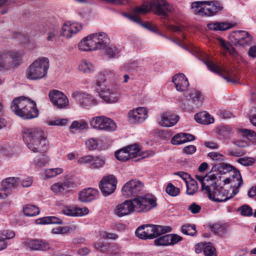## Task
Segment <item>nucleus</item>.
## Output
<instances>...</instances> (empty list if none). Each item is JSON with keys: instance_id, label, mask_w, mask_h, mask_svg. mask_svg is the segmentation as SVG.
I'll use <instances>...</instances> for the list:
<instances>
[{"instance_id": "1", "label": "nucleus", "mask_w": 256, "mask_h": 256, "mask_svg": "<svg viewBox=\"0 0 256 256\" xmlns=\"http://www.w3.org/2000/svg\"><path fill=\"white\" fill-rule=\"evenodd\" d=\"M22 133L24 141L31 151L42 153L48 149L46 136L43 130L36 128H24Z\"/></svg>"}, {"instance_id": "2", "label": "nucleus", "mask_w": 256, "mask_h": 256, "mask_svg": "<svg viewBox=\"0 0 256 256\" xmlns=\"http://www.w3.org/2000/svg\"><path fill=\"white\" fill-rule=\"evenodd\" d=\"M10 109L16 116L24 120L34 118L38 115L36 103L22 96L14 98Z\"/></svg>"}, {"instance_id": "3", "label": "nucleus", "mask_w": 256, "mask_h": 256, "mask_svg": "<svg viewBox=\"0 0 256 256\" xmlns=\"http://www.w3.org/2000/svg\"><path fill=\"white\" fill-rule=\"evenodd\" d=\"M110 42L108 36L103 32L94 33L84 38L78 44V48L82 51L96 50L102 48Z\"/></svg>"}, {"instance_id": "4", "label": "nucleus", "mask_w": 256, "mask_h": 256, "mask_svg": "<svg viewBox=\"0 0 256 256\" xmlns=\"http://www.w3.org/2000/svg\"><path fill=\"white\" fill-rule=\"evenodd\" d=\"M191 8L195 14L206 16L218 14L224 10L222 3L217 0L194 2Z\"/></svg>"}, {"instance_id": "5", "label": "nucleus", "mask_w": 256, "mask_h": 256, "mask_svg": "<svg viewBox=\"0 0 256 256\" xmlns=\"http://www.w3.org/2000/svg\"><path fill=\"white\" fill-rule=\"evenodd\" d=\"M48 68L49 60L48 58H39L28 68L26 72V77L30 80L44 78L46 75Z\"/></svg>"}, {"instance_id": "6", "label": "nucleus", "mask_w": 256, "mask_h": 256, "mask_svg": "<svg viewBox=\"0 0 256 256\" xmlns=\"http://www.w3.org/2000/svg\"><path fill=\"white\" fill-rule=\"evenodd\" d=\"M168 226L147 224L139 226L136 230V236L142 240L153 239L162 234L171 231Z\"/></svg>"}, {"instance_id": "7", "label": "nucleus", "mask_w": 256, "mask_h": 256, "mask_svg": "<svg viewBox=\"0 0 256 256\" xmlns=\"http://www.w3.org/2000/svg\"><path fill=\"white\" fill-rule=\"evenodd\" d=\"M106 78L104 76L100 74L96 80V90L99 94V96L106 103H114L118 101L119 94L116 91H114L109 88L106 89L104 84Z\"/></svg>"}, {"instance_id": "8", "label": "nucleus", "mask_w": 256, "mask_h": 256, "mask_svg": "<svg viewBox=\"0 0 256 256\" xmlns=\"http://www.w3.org/2000/svg\"><path fill=\"white\" fill-rule=\"evenodd\" d=\"M210 189L204 192L206 194L209 198L214 202H222L230 200L233 198L234 192L232 194H229L228 190H225L223 187L216 185V182H212L210 184Z\"/></svg>"}, {"instance_id": "9", "label": "nucleus", "mask_w": 256, "mask_h": 256, "mask_svg": "<svg viewBox=\"0 0 256 256\" xmlns=\"http://www.w3.org/2000/svg\"><path fill=\"white\" fill-rule=\"evenodd\" d=\"M136 212H146L157 206L156 198L152 194H148L137 196L134 198Z\"/></svg>"}, {"instance_id": "10", "label": "nucleus", "mask_w": 256, "mask_h": 256, "mask_svg": "<svg viewBox=\"0 0 256 256\" xmlns=\"http://www.w3.org/2000/svg\"><path fill=\"white\" fill-rule=\"evenodd\" d=\"M90 124L95 129L108 132L114 131L116 128L115 122L104 116L94 117L90 121Z\"/></svg>"}, {"instance_id": "11", "label": "nucleus", "mask_w": 256, "mask_h": 256, "mask_svg": "<svg viewBox=\"0 0 256 256\" xmlns=\"http://www.w3.org/2000/svg\"><path fill=\"white\" fill-rule=\"evenodd\" d=\"M144 184L137 180H131L126 182L122 188V195L126 198L137 196L142 190Z\"/></svg>"}, {"instance_id": "12", "label": "nucleus", "mask_w": 256, "mask_h": 256, "mask_svg": "<svg viewBox=\"0 0 256 256\" xmlns=\"http://www.w3.org/2000/svg\"><path fill=\"white\" fill-rule=\"evenodd\" d=\"M150 8L155 14L162 16L164 18H167L168 14L174 10L173 6L164 0H154Z\"/></svg>"}, {"instance_id": "13", "label": "nucleus", "mask_w": 256, "mask_h": 256, "mask_svg": "<svg viewBox=\"0 0 256 256\" xmlns=\"http://www.w3.org/2000/svg\"><path fill=\"white\" fill-rule=\"evenodd\" d=\"M117 180L116 177L110 174L104 176L99 184V187L102 194L108 196L114 192L116 188Z\"/></svg>"}, {"instance_id": "14", "label": "nucleus", "mask_w": 256, "mask_h": 256, "mask_svg": "<svg viewBox=\"0 0 256 256\" xmlns=\"http://www.w3.org/2000/svg\"><path fill=\"white\" fill-rule=\"evenodd\" d=\"M20 179L18 178L10 177L6 178L2 182L0 198H6L14 190L16 189L19 185Z\"/></svg>"}, {"instance_id": "15", "label": "nucleus", "mask_w": 256, "mask_h": 256, "mask_svg": "<svg viewBox=\"0 0 256 256\" xmlns=\"http://www.w3.org/2000/svg\"><path fill=\"white\" fill-rule=\"evenodd\" d=\"M48 96L54 104L58 108H65L68 105V98L60 91L52 90L50 92Z\"/></svg>"}, {"instance_id": "16", "label": "nucleus", "mask_w": 256, "mask_h": 256, "mask_svg": "<svg viewBox=\"0 0 256 256\" xmlns=\"http://www.w3.org/2000/svg\"><path fill=\"white\" fill-rule=\"evenodd\" d=\"M136 206L132 200H126L116 206L114 210L115 214L120 217L128 215L136 212Z\"/></svg>"}, {"instance_id": "17", "label": "nucleus", "mask_w": 256, "mask_h": 256, "mask_svg": "<svg viewBox=\"0 0 256 256\" xmlns=\"http://www.w3.org/2000/svg\"><path fill=\"white\" fill-rule=\"evenodd\" d=\"M72 96L81 107L85 108H88L90 106H96L98 104L96 100L86 94L76 92L72 94Z\"/></svg>"}, {"instance_id": "18", "label": "nucleus", "mask_w": 256, "mask_h": 256, "mask_svg": "<svg viewBox=\"0 0 256 256\" xmlns=\"http://www.w3.org/2000/svg\"><path fill=\"white\" fill-rule=\"evenodd\" d=\"M94 247L97 250L102 253L108 254H117L119 252V248L113 244L105 242H96L94 244Z\"/></svg>"}, {"instance_id": "19", "label": "nucleus", "mask_w": 256, "mask_h": 256, "mask_svg": "<svg viewBox=\"0 0 256 256\" xmlns=\"http://www.w3.org/2000/svg\"><path fill=\"white\" fill-rule=\"evenodd\" d=\"M22 54L20 52H10L6 56L0 54V71L3 70L5 66L4 58L9 56L12 60V64L16 66L22 64Z\"/></svg>"}, {"instance_id": "20", "label": "nucleus", "mask_w": 256, "mask_h": 256, "mask_svg": "<svg viewBox=\"0 0 256 256\" xmlns=\"http://www.w3.org/2000/svg\"><path fill=\"white\" fill-rule=\"evenodd\" d=\"M172 82L174 84L176 90L180 92L186 90L189 86L188 80L183 74H175L172 77Z\"/></svg>"}, {"instance_id": "21", "label": "nucleus", "mask_w": 256, "mask_h": 256, "mask_svg": "<svg viewBox=\"0 0 256 256\" xmlns=\"http://www.w3.org/2000/svg\"><path fill=\"white\" fill-rule=\"evenodd\" d=\"M98 194V190L88 188L80 192L79 200L82 202H90L96 198Z\"/></svg>"}, {"instance_id": "22", "label": "nucleus", "mask_w": 256, "mask_h": 256, "mask_svg": "<svg viewBox=\"0 0 256 256\" xmlns=\"http://www.w3.org/2000/svg\"><path fill=\"white\" fill-rule=\"evenodd\" d=\"M160 124L164 127H170L176 124L178 120V116L170 112L163 113L161 115Z\"/></svg>"}, {"instance_id": "23", "label": "nucleus", "mask_w": 256, "mask_h": 256, "mask_svg": "<svg viewBox=\"0 0 256 256\" xmlns=\"http://www.w3.org/2000/svg\"><path fill=\"white\" fill-rule=\"evenodd\" d=\"M82 29V26L78 24H70L65 23L62 26V35L67 38H70L72 34L77 33Z\"/></svg>"}, {"instance_id": "24", "label": "nucleus", "mask_w": 256, "mask_h": 256, "mask_svg": "<svg viewBox=\"0 0 256 256\" xmlns=\"http://www.w3.org/2000/svg\"><path fill=\"white\" fill-rule=\"evenodd\" d=\"M208 228L214 234L218 235H222L228 232V225L226 223L216 222L214 224H208Z\"/></svg>"}, {"instance_id": "25", "label": "nucleus", "mask_w": 256, "mask_h": 256, "mask_svg": "<svg viewBox=\"0 0 256 256\" xmlns=\"http://www.w3.org/2000/svg\"><path fill=\"white\" fill-rule=\"evenodd\" d=\"M30 248L34 250L44 251L50 248L49 244L44 240H32L28 243Z\"/></svg>"}, {"instance_id": "26", "label": "nucleus", "mask_w": 256, "mask_h": 256, "mask_svg": "<svg viewBox=\"0 0 256 256\" xmlns=\"http://www.w3.org/2000/svg\"><path fill=\"white\" fill-rule=\"evenodd\" d=\"M232 172L233 173L232 175V180L234 182L233 187L234 188L233 190V192H234V195H236L238 193L239 189L242 185V179L240 172L238 169L234 168L233 167V169Z\"/></svg>"}, {"instance_id": "27", "label": "nucleus", "mask_w": 256, "mask_h": 256, "mask_svg": "<svg viewBox=\"0 0 256 256\" xmlns=\"http://www.w3.org/2000/svg\"><path fill=\"white\" fill-rule=\"evenodd\" d=\"M194 119L196 122L204 124H208L214 122V118L206 112L196 114Z\"/></svg>"}, {"instance_id": "28", "label": "nucleus", "mask_w": 256, "mask_h": 256, "mask_svg": "<svg viewBox=\"0 0 256 256\" xmlns=\"http://www.w3.org/2000/svg\"><path fill=\"white\" fill-rule=\"evenodd\" d=\"M234 26L228 22H215L208 24L207 26L211 30L224 31L232 28Z\"/></svg>"}, {"instance_id": "29", "label": "nucleus", "mask_w": 256, "mask_h": 256, "mask_svg": "<svg viewBox=\"0 0 256 256\" xmlns=\"http://www.w3.org/2000/svg\"><path fill=\"white\" fill-rule=\"evenodd\" d=\"M194 102H196L194 100V102L192 101L187 94L181 101L180 107L185 110L192 111L194 109L198 108Z\"/></svg>"}, {"instance_id": "30", "label": "nucleus", "mask_w": 256, "mask_h": 256, "mask_svg": "<svg viewBox=\"0 0 256 256\" xmlns=\"http://www.w3.org/2000/svg\"><path fill=\"white\" fill-rule=\"evenodd\" d=\"M188 96L192 101L194 102V100L196 102L194 104L198 108L202 105L203 97L200 91L196 89L192 90L188 93Z\"/></svg>"}, {"instance_id": "31", "label": "nucleus", "mask_w": 256, "mask_h": 256, "mask_svg": "<svg viewBox=\"0 0 256 256\" xmlns=\"http://www.w3.org/2000/svg\"><path fill=\"white\" fill-rule=\"evenodd\" d=\"M38 224H62V221L60 218L56 216H46L42 218L36 220Z\"/></svg>"}, {"instance_id": "32", "label": "nucleus", "mask_w": 256, "mask_h": 256, "mask_svg": "<svg viewBox=\"0 0 256 256\" xmlns=\"http://www.w3.org/2000/svg\"><path fill=\"white\" fill-rule=\"evenodd\" d=\"M99 50H104L105 53L110 58H116L120 52V50H118V48L115 46H110V42L108 44H106L105 48H100Z\"/></svg>"}, {"instance_id": "33", "label": "nucleus", "mask_w": 256, "mask_h": 256, "mask_svg": "<svg viewBox=\"0 0 256 256\" xmlns=\"http://www.w3.org/2000/svg\"><path fill=\"white\" fill-rule=\"evenodd\" d=\"M213 169L215 170L216 169L220 174H223L232 172L233 169V166L230 164L222 162L218 164H214L212 167V170Z\"/></svg>"}, {"instance_id": "34", "label": "nucleus", "mask_w": 256, "mask_h": 256, "mask_svg": "<svg viewBox=\"0 0 256 256\" xmlns=\"http://www.w3.org/2000/svg\"><path fill=\"white\" fill-rule=\"evenodd\" d=\"M23 212L27 216H34L39 214L40 210L36 206L27 204L24 208Z\"/></svg>"}, {"instance_id": "35", "label": "nucleus", "mask_w": 256, "mask_h": 256, "mask_svg": "<svg viewBox=\"0 0 256 256\" xmlns=\"http://www.w3.org/2000/svg\"><path fill=\"white\" fill-rule=\"evenodd\" d=\"M186 193L189 195H193L198 190V186L197 182L192 178L189 181H186Z\"/></svg>"}, {"instance_id": "36", "label": "nucleus", "mask_w": 256, "mask_h": 256, "mask_svg": "<svg viewBox=\"0 0 256 256\" xmlns=\"http://www.w3.org/2000/svg\"><path fill=\"white\" fill-rule=\"evenodd\" d=\"M49 159L45 154H40L36 156L34 161V165L37 168L45 166L48 162Z\"/></svg>"}, {"instance_id": "37", "label": "nucleus", "mask_w": 256, "mask_h": 256, "mask_svg": "<svg viewBox=\"0 0 256 256\" xmlns=\"http://www.w3.org/2000/svg\"><path fill=\"white\" fill-rule=\"evenodd\" d=\"M128 148L126 147L117 150L115 152L116 158L119 160L126 162L128 160L131 159L130 154L128 152Z\"/></svg>"}, {"instance_id": "38", "label": "nucleus", "mask_w": 256, "mask_h": 256, "mask_svg": "<svg viewBox=\"0 0 256 256\" xmlns=\"http://www.w3.org/2000/svg\"><path fill=\"white\" fill-rule=\"evenodd\" d=\"M78 68L84 73H89L94 70V66L90 62L84 60L78 65Z\"/></svg>"}, {"instance_id": "39", "label": "nucleus", "mask_w": 256, "mask_h": 256, "mask_svg": "<svg viewBox=\"0 0 256 256\" xmlns=\"http://www.w3.org/2000/svg\"><path fill=\"white\" fill-rule=\"evenodd\" d=\"M182 232L184 234L188 236H194L197 231L194 224H186L182 226Z\"/></svg>"}, {"instance_id": "40", "label": "nucleus", "mask_w": 256, "mask_h": 256, "mask_svg": "<svg viewBox=\"0 0 256 256\" xmlns=\"http://www.w3.org/2000/svg\"><path fill=\"white\" fill-rule=\"evenodd\" d=\"M75 226H58L52 230V232L54 234H66L75 230Z\"/></svg>"}, {"instance_id": "41", "label": "nucleus", "mask_w": 256, "mask_h": 256, "mask_svg": "<svg viewBox=\"0 0 256 256\" xmlns=\"http://www.w3.org/2000/svg\"><path fill=\"white\" fill-rule=\"evenodd\" d=\"M204 63L212 72L222 76V70L219 66H216L212 62L208 60H205Z\"/></svg>"}, {"instance_id": "42", "label": "nucleus", "mask_w": 256, "mask_h": 256, "mask_svg": "<svg viewBox=\"0 0 256 256\" xmlns=\"http://www.w3.org/2000/svg\"><path fill=\"white\" fill-rule=\"evenodd\" d=\"M126 148H128V152L130 154L131 159L140 155V149L137 144H134L128 146H126Z\"/></svg>"}, {"instance_id": "43", "label": "nucleus", "mask_w": 256, "mask_h": 256, "mask_svg": "<svg viewBox=\"0 0 256 256\" xmlns=\"http://www.w3.org/2000/svg\"><path fill=\"white\" fill-rule=\"evenodd\" d=\"M88 126L87 123L84 120L79 121H74L70 126V129H74L76 130H83L86 128Z\"/></svg>"}, {"instance_id": "44", "label": "nucleus", "mask_w": 256, "mask_h": 256, "mask_svg": "<svg viewBox=\"0 0 256 256\" xmlns=\"http://www.w3.org/2000/svg\"><path fill=\"white\" fill-rule=\"evenodd\" d=\"M68 188V184L67 182L62 183H56L53 184L52 190L55 192H62L64 190Z\"/></svg>"}, {"instance_id": "45", "label": "nucleus", "mask_w": 256, "mask_h": 256, "mask_svg": "<svg viewBox=\"0 0 256 256\" xmlns=\"http://www.w3.org/2000/svg\"><path fill=\"white\" fill-rule=\"evenodd\" d=\"M154 244L163 246L170 245L169 234H166L154 240Z\"/></svg>"}, {"instance_id": "46", "label": "nucleus", "mask_w": 256, "mask_h": 256, "mask_svg": "<svg viewBox=\"0 0 256 256\" xmlns=\"http://www.w3.org/2000/svg\"><path fill=\"white\" fill-rule=\"evenodd\" d=\"M203 247L204 253L206 256H217L215 248L210 242Z\"/></svg>"}, {"instance_id": "47", "label": "nucleus", "mask_w": 256, "mask_h": 256, "mask_svg": "<svg viewBox=\"0 0 256 256\" xmlns=\"http://www.w3.org/2000/svg\"><path fill=\"white\" fill-rule=\"evenodd\" d=\"M138 113L136 109L131 110L128 113V120L131 124H135L136 122L141 123L142 122L140 120L138 116Z\"/></svg>"}, {"instance_id": "48", "label": "nucleus", "mask_w": 256, "mask_h": 256, "mask_svg": "<svg viewBox=\"0 0 256 256\" xmlns=\"http://www.w3.org/2000/svg\"><path fill=\"white\" fill-rule=\"evenodd\" d=\"M195 178L201 183L202 191H204V192H206V190L210 189V184H206V182H208V180L206 178V176L204 177L202 176L196 175Z\"/></svg>"}, {"instance_id": "49", "label": "nucleus", "mask_w": 256, "mask_h": 256, "mask_svg": "<svg viewBox=\"0 0 256 256\" xmlns=\"http://www.w3.org/2000/svg\"><path fill=\"white\" fill-rule=\"evenodd\" d=\"M166 192L170 196H176L180 193L178 188L174 186L172 184L169 183L166 188Z\"/></svg>"}, {"instance_id": "50", "label": "nucleus", "mask_w": 256, "mask_h": 256, "mask_svg": "<svg viewBox=\"0 0 256 256\" xmlns=\"http://www.w3.org/2000/svg\"><path fill=\"white\" fill-rule=\"evenodd\" d=\"M238 210L240 212L242 216H250L252 214V208L247 204H244L240 206Z\"/></svg>"}, {"instance_id": "51", "label": "nucleus", "mask_w": 256, "mask_h": 256, "mask_svg": "<svg viewBox=\"0 0 256 256\" xmlns=\"http://www.w3.org/2000/svg\"><path fill=\"white\" fill-rule=\"evenodd\" d=\"M183 133H178L171 139V143L173 144H180L185 143Z\"/></svg>"}, {"instance_id": "52", "label": "nucleus", "mask_w": 256, "mask_h": 256, "mask_svg": "<svg viewBox=\"0 0 256 256\" xmlns=\"http://www.w3.org/2000/svg\"><path fill=\"white\" fill-rule=\"evenodd\" d=\"M86 148L90 150L96 149L98 146V142L97 140L94 138L88 139L85 142Z\"/></svg>"}, {"instance_id": "53", "label": "nucleus", "mask_w": 256, "mask_h": 256, "mask_svg": "<svg viewBox=\"0 0 256 256\" xmlns=\"http://www.w3.org/2000/svg\"><path fill=\"white\" fill-rule=\"evenodd\" d=\"M15 232L11 230H3L0 231V236L2 240L11 239L14 237Z\"/></svg>"}, {"instance_id": "54", "label": "nucleus", "mask_w": 256, "mask_h": 256, "mask_svg": "<svg viewBox=\"0 0 256 256\" xmlns=\"http://www.w3.org/2000/svg\"><path fill=\"white\" fill-rule=\"evenodd\" d=\"M208 156L213 161L222 162L224 160V156L218 152H211L208 154Z\"/></svg>"}, {"instance_id": "55", "label": "nucleus", "mask_w": 256, "mask_h": 256, "mask_svg": "<svg viewBox=\"0 0 256 256\" xmlns=\"http://www.w3.org/2000/svg\"><path fill=\"white\" fill-rule=\"evenodd\" d=\"M62 170L60 168H51L46 170V176L48 178H50L56 176V175L61 174Z\"/></svg>"}, {"instance_id": "56", "label": "nucleus", "mask_w": 256, "mask_h": 256, "mask_svg": "<svg viewBox=\"0 0 256 256\" xmlns=\"http://www.w3.org/2000/svg\"><path fill=\"white\" fill-rule=\"evenodd\" d=\"M48 32V35L47 37V40L48 41H52L55 39L56 36L58 35V30L56 26H54L52 27H50Z\"/></svg>"}, {"instance_id": "57", "label": "nucleus", "mask_w": 256, "mask_h": 256, "mask_svg": "<svg viewBox=\"0 0 256 256\" xmlns=\"http://www.w3.org/2000/svg\"><path fill=\"white\" fill-rule=\"evenodd\" d=\"M237 162L244 166H250L254 164V160L252 158L246 157L240 158L237 160Z\"/></svg>"}, {"instance_id": "58", "label": "nucleus", "mask_w": 256, "mask_h": 256, "mask_svg": "<svg viewBox=\"0 0 256 256\" xmlns=\"http://www.w3.org/2000/svg\"><path fill=\"white\" fill-rule=\"evenodd\" d=\"M138 113V116L140 117V120L142 122L148 117V110L146 108L144 107L138 108L136 109Z\"/></svg>"}, {"instance_id": "59", "label": "nucleus", "mask_w": 256, "mask_h": 256, "mask_svg": "<svg viewBox=\"0 0 256 256\" xmlns=\"http://www.w3.org/2000/svg\"><path fill=\"white\" fill-rule=\"evenodd\" d=\"M241 131L244 136H247L248 138L252 140H256V132L254 131L248 129H242Z\"/></svg>"}, {"instance_id": "60", "label": "nucleus", "mask_w": 256, "mask_h": 256, "mask_svg": "<svg viewBox=\"0 0 256 256\" xmlns=\"http://www.w3.org/2000/svg\"><path fill=\"white\" fill-rule=\"evenodd\" d=\"M149 6L148 5L142 4L140 7H136L134 9V12L135 14H146L149 12Z\"/></svg>"}, {"instance_id": "61", "label": "nucleus", "mask_w": 256, "mask_h": 256, "mask_svg": "<svg viewBox=\"0 0 256 256\" xmlns=\"http://www.w3.org/2000/svg\"><path fill=\"white\" fill-rule=\"evenodd\" d=\"M236 44L240 46H248L252 42V37H247L244 38H236Z\"/></svg>"}, {"instance_id": "62", "label": "nucleus", "mask_w": 256, "mask_h": 256, "mask_svg": "<svg viewBox=\"0 0 256 256\" xmlns=\"http://www.w3.org/2000/svg\"><path fill=\"white\" fill-rule=\"evenodd\" d=\"M88 212V209L86 207L80 208L75 206L76 216H84L87 214Z\"/></svg>"}, {"instance_id": "63", "label": "nucleus", "mask_w": 256, "mask_h": 256, "mask_svg": "<svg viewBox=\"0 0 256 256\" xmlns=\"http://www.w3.org/2000/svg\"><path fill=\"white\" fill-rule=\"evenodd\" d=\"M62 212L68 216H76L75 206H66L62 210Z\"/></svg>"}, {"instance_id": "64", "label": "nucleus", "mask_w": 256, "mask_h": 256, "mask_svg": "<svg viewBox=\"0 0 256 256\" xmlns=\"http://www.w3.org/2000/svg\"><path fill=\"white\" fill-rule=\"evenodd\" d=\"M231 132L230 128L228 126H224L220 128L219 134L224 138L228 137Z\"/></svg>"}]
</instances>
